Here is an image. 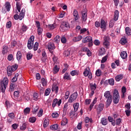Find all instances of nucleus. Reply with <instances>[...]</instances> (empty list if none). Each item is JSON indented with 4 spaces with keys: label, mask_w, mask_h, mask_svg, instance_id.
Instances as JSON below:
<instances>
[{
    "label": "nucleus",
    "mask_w": 131,
    "mask_h": 131,
    "mask_svg": "<svg viewBox=\"0 0 131 131\" xmlns=\"http://www.w3.org/2000/svg\"><path fill=\"white\" fill-rule=\"evenodd\" d=\"M58 116H59V115H58V113H57V112L53 113V114H52V116L54 118H57L58 117Z\"/></svg>",
    "instance_id": "680f3d73"
},
{
    "label": "nucleus",
    "mask_w": 131,
    "mask_h": 131,
    "mask_svg": "<svg viewBox=\"0 0 131 131\" xmlns=\"http://www.w3.org/2000/svg\"><path fill=\"white\" fill-rule=\"evenodd\" d=\"M125 30L126 31V34H127V35H131V29L129 27H126L125 29Z\"/></svg>",
    "instance_id": "e433bc0d"
},
{
    "label": "nucleus",
    "mask_w": 131,
    "mask_h": 131,
    "mask_svg": "<svg viewBox=\"0 0 131 131\" xmlns=\"http://www.w3.org/2000/svg\"><path fill=\"white\" fill-rule=\"evenodd\" d=\"M13 59V56L12 54H9V55L8 56L7 59H8L9 61H11Z\"/></svg>",
    "instance_id": "0e129e2a"
},
{
    "label": "nucleus",
    "mask_w": 131,
    "mask_h": 131,
    "mask_svg": "<svg viewBox=\"0 0 131 131\" xmlns=\"http://www.w3.org/2000/svg\"><path fill=\"white\" fill-rule=\"evenodd\" d=\"M18 76H19V74H15L14 77L12 79V82H16L17 81V79H18Z\"/></svg>",
    "instance_id": "f704fd0d"
},
{
    "label": "nucleus",
    "mask_w": 131,
    "mask_h": 131,
    "mask_svg": "<svg viewBox=\"0 0 131 131\" xmlns=\"http://www.w3.org/2000/svg\"><path fill=\"white\" fill-rule=\"evenodd\" d=\"M123 74H119L115 77V80L116 81L119 82L123 78Z\"/></svg>",
    "instance_id": "aec40b11"
},
{
    "label": "nucleus",
    "mask_w": 131,
    "mask_h": 131,
    "mask_svg": "<svg viewBox=\"0 0 131 131\" xmlns=\"http://www.w3.org/2000/svg\"><path fill=\"white\" fill-rule=\"evenodd\" d=\"M22 56L20 51H17L16 54V59L18 61L20 60Z\"/></svg>",
    "instance_id": "72a5a7b5"
},
{
    "label": "nucleus",
    "mask_w": 131,
    "mask_h": 131,
    "mask_svg": "<svg viewBox=\"0 0 131 131\" xmlns=\"http://www.w3.org/2000/svg\"><path fill=\"white\" fill-rule=\"evenodd\" d=\"M63 79L71 80V78L70 75L68 73H64V75H63Z\"/></svg>",
    "instance_id": "412c9836"
},
{
    "label": "nucleus",
    "mask_w": 131,
    "mask_h": 131,
    "mask_svg": "<svg viewBox=\"0 0 131 131\" xmlns=\"http://www.w3.org/2000/svg\"><path fill=\"white\" fill-rule=\"evenodd\" d=\"M33 98H34V100H35V101H37L38 99V94L36 93H34V95H33Z\"/></svg>",
    "instance_id": "13d9d810"
},
{
    "label": "nucleus",
    "mask_w": 131,
    "mask_h": 131,
    "mask_svg": "<svg viewBox=\"0 0 131 131\" xmlns=\"http://www.w3.org/2000/svg\"><path fill=\"white\" fill-rule=\"evenodd\" d=\"M79 107V103H75L73 104L74 111L75 112H77Z\"/></svg>",
    "instance_id": "c85d7f7f"
},
{
    "label": "nucleus",
    "mask_w": 131,
    "mask_h": 131,
    "mask_svg": "<svg viewBox=\"0 0 131 131\" xmlns=\"http://www.w3.org/2000/svg\"><path fill=\"white\" fill-rule=\"evenodd\" d=\"M30 107H26V108L24 109V113L25 114H29L30 112Z\"/></svg>",
    "instance_id": "de8ad7c7"
},
{
    "label": "nucleus",
    "mask_w": 131,
    "mask_h": 131,
    "mask_svg": "<svg viewBox=\"0 0 131 131\" xmlns=\"http://www.w3.org/2000/svg\"><path fill=\"white\" fill-rule=\"evenodd\" d=\"M20 6H21V5L20 4V3L17 2L16 3V8L19 13H20Z\"/></svg>",
    "instance_id": "864d4df0"
},
{
    "label": "nucleus",
    "mask_w": 131,
    "mask_h": 131,
    "mask_svg": "<svg viewBox=\"0 0 131 131\" xmlns=\"http://www.w3.org/2000/svg\"><path fill=\"white\" fill-rule=\"evenodd\" d=\"M122 122V119L121 118H119L116 120V125H119Z\"/></svg>",
    "instance_id": "bf43d9fd"
},
{
    "label": "nucleus",
    "mask_w": 131,
    "mask_h": 131,
    "mask_svg": "<svg viewBox=\"0 0 131 131\" xmlns=\"http://www.w3.org/2000/svg\"><path fill=\"white\" fill-rule=\"evenodd\" d=\"M82 122H81L80 123H79L77 126V128L78 129H81L82 128Z\"/></svg>",
    "instance_id": "774afa93"
},
{
    "label": "nucleus",
    "mask_w": 131,
    "mask_h": 131,
    "mask_svg": "<svg viewBox=\"0 0 131 131\" xmlns=\"http://www.w3.org/2000/svg\"><path fill=\"white\" fill-rule=\"evenodd\" d=\"M120 56L122 59H126L127 57V52H126V51H122L120 54Z\"/></svg>",
    "instance_id": "a878e982"
},
{
    "label": "nucleus",
    "mask_w": 131,
    "mask_h": 131,
    "mask_svg": "<svg viewBox=\"0 0 131 131\" xmlns=\"http://www.w3.org/2000/svg\"><path fill=\"white\" fill-rule=\"evenodd\" d=\"M60 28H61L62 31H67L68 29H70V26L68 23L63 21L60 25Z\"/></svg>",
    "instance_id": "1a4fd4ad"
},
{
    "label": "nucleus",
    "mask_w": 131,
    "mask_h": 131,
    "mask_svg": "<svg viewBox=\"0 0 131 131\" xmlns=\"http://www.w3.org/2000/svg\"><path fill=\"white\" fill-rule=\"evenodd\" d=\"M79 71L78 70H73L70 72V75L72 76H78L79 75Z\"/></svg>",
    "instance_id": "a211bd4d"
},
{
    "label": "nucleus",
    "mask_w": 131,
    "mask_h": 131,
    "mask_svg": "<svg viewBox=\"0 0 131 131\" xmlns=\"http://www.w3.org/2000/svg\"><path fill=\"white\" fill-rule=\"evenodd\" d=\"M35 37L33 35H32L30 38L29 39L27 44V47L29 50H34V51H36L39 47V42H35V45H34Z\"/></svg>",
    "instance_id": "f257e3e1"
},
{
    "label": "nucleus",
    "mask_w": 131,
    "mask_h": 131,
    "mask_svg": "<svg viewBox=\"0 0 131 131\" xmlns=\"http://www.w3.org/2000/svg\"><path fill=\"white\" fill-rule=\"evenodd\" d=\"M11 69H12L13 72H15L18 69V64H14L13 66H11Z\"/></svg>",
    "instance_id": "a19ab883"
},
{
    "label": "nucleus",
    "mask_w": 131,
    "mask_h": 131,
    "mask_svg": "<svg viewBox=\"0 0 131 131\" xmlns=\"http://www.w3.org/2000/svg\"><path fill=\"white\" fill-rule=\"evenodd\" d=\"M8 116L11 119H14L15 118V115L14 113H10V114H8Z\"/></svg>",
    "instance_id": "6e6d98bb"
},
{
    "label": "nucleus",
    "mask_w": 131,
    "mask_h": 131,
    "mask_svg": "<svg viewBox=\"0 0 131 131\" xmlns=\"http://www.w3.org/2000/svg\"><path fill=\"white\" fill-rule=\"evenodd\" d=\"M11 8V5L10 3L8 2H6L5 4V8L6 9L7 11H10V9Z\"/></svg>",
    "instance_id": "6ab92c4d"
},
{
    "label": "nucleus",
    "mask_w": 131,
    "mask_h": 131,
    "mask_svg": "<svg viewBox=\"0 0 131 131\" xmlns=\"http://www.w3.org/2000/svg\"><path fill=\"white\" fill-rule=\"evenodd\" d=\"M48 48L50 52L52 54L53 53V50L55 49V47L53 42H49L48 45Z\"/></svg>",
    "instance_id": "9b49d317"
},
{
    "label": "nucleus",
    "mask_w": 131,
    "mask_h": 131,
    "mask_svg": "<svg viewBox=\"0 0 131 131\" xmlns=\"http://www.w3.org/2000/svg\"><path fill=\"white\" fill-rule=\"evenodd\" d=\"M119 18V11L116 10L114 12V19H111L109 24L110 28H112L115 24L116 21H117Z\"/></svg>",
    "instance_id": "20e7f679"
},
{
    "label": "nucleus",
    "mask_w": 131,
    "mask_h": 131,
    "mask_svg": "<svg viewBox=\"0 0 131 131\" xmlns=\"http://www.w3.org/2000/svg\"><path fill=\"white\" fill-rule=\"evenodd\" d=\"M42 32H43V29L42 28H41L40 27L37 28V32H38V35H41Z\"/></svg>",
    "instance_id": "4d7b16f0"
},
{
    "label": "nucleus",
    "mask_w": 131,
    "mask_h": 131,
    "mask_svg": "<svg viewBox=\"0 0 131 131\" xmlns=\"http://www.w3.org/2000/svg\"><path fill=\"white\" fill-rule=\"evenodd\" d=\"M58 125L57 124H54L50 126L51 129L52 130H56L58 129Z\"/></svg>",
    "instance_id": "37998d69"
},
{
    "label": "nucleus",
    "mask_w": 131,
    "mask_h": 131,
    "mask_svg": "<svg viewBox=\"0 0 131 131\" xmlns=\"http://www.w3.org/2000/svg\"><path fill=\"white\" fill-rule=\"evenodd\" d=\"M59 88L56 85H53L51 90L52 92L55 91L56 93L57 94L58 92Z\"/></svg>",
    "instance_id": "bb28decb"
},
{
    "label": "nucleus",
    "mask_w": 131,
    "mask_h": 131,
    "mask_svg": "<svg viewBox=\"0 0 131 131\" xmlns=\"http://www.w3.org/2000/svg\"><path fill=\"white\" fill-rule=\"evenodd\" d=\"M100 44V42L99 40L96 39L95 40H94V45L96 46H99Z\"/></svg>",
    "instance_id": "69168bd1"
},
{
    "label": "nucleus",
    "mask_w": 131,
    "mask_h": 131,
    "mask_svg": "<svg viewBox=\"0 0 131 131\" xmlns=\"http://www.w3.org/2000/svg\"><path fill=\"white\" fill-rule=\"evenodd\" d=\"M50 124V120L45 119L43 121V126L44 128H46L49 126V124Z\"/></svg>",
    "instance_id": "5701e85b"
},
{
    "label": "nucleus",
    "mask_w": 131,
    "mask_h": 131,
    "mask_svg": "<svg viewBox=\"0 0 131 131\" xmlns=\"http://www.w3.org/2000/svg\"><path fill=\"white\" fill-rule=\"evenodd\" d=\"M127 42V39L126 38H122L120 41V43L122 45H125Z\"/></svg>",
    "instance_id": "7c9ffc66"
},
{
    "label": "nucleus",
    "mask_w": 131,
    "mask_h": 131,
    "mask_svg": "<svg viewBox=\"0 0 131 131\" xmlns=\"http://www.w3.org/2000/svg\"><path fill=\"white\" fill-rule=\"evenodd\" d=\"M61 39V38L60 36L57 35L54 39V42L56 43H58L60 42V40Z\"/></svg>",
    "instance_id": "2f4dec72"
},
{
    "label": "nucleus",
    "mask_w": 131,
    "mask_h": 131,
    "mask_svg": "<svg viewBox=\"0 0 131 131\" xmlns=\"http://www.w3.org/2000/svg\"><path fill=\"white\" fill-rule=\"evenodd\" d=\"M105 99H107L106 102V107H108L112 103V96L110 91H106L104 94Z\"/></svg>",
    "instance_id": "f03ea898"
},
{
    "label": "nucleus",
    "mask_w": 131,
    "mask_h": 131,
    "mask_svg": "<svg viewBox=\"0 0 131 131\" xmlns=\"http://www.w3.org/2000/svg\"><path fill=\"white\" fill-rule=\"evenodd\" d=\"M61 41L62 43L65 44L67 43V38L64 36H62L61 38Z\"/></svg>",
    "instance_id": "49530a36"
},
{
    "label": "nucleus",
    "mask_w": 131,
    "mask_h": 131,
    "mask_svg": "<svg viewBox=\"0 0 131 131\" xmlns=\"http://www.w3.org/2000/svg\"><path fill=\"white\" fill-rule=\"evenodd\" d=\"M69 96H70V92L67 91L66 92V95H64V99H68Z\"/></svg>",
    "instance_id": "338daca9"
},
{
    "label": "nucleus",
    "mask_w": 131,
    "mask_h": 131,
    "mask_svg": "<svg viewBox=\"0 0 131 131\" xmlns=\"http://www.w3.org/2000/svg\"><path fill=\"white\" fill-rule=\"evenodd\" d=\"M125 113H126V115L127 117H129L130 115L131 111L129 110H126L125 111Z\"/></svg>",
    "instance_id": "052dcab7"
},
{
    "label": "nucleus",
    "mask_w": 131,
    "mask_h": 131,
    "mask_svg": "<svg viewBox=\"0 0 131 131\" xmlns=\"http://www.w3.org/2000/svg\"><path fill=\"white\" fill-rule=\"evenodd\" d=\"M12 72H14L13 70L12 69V67L11 66H9L7 68V73L8 76H11L12 75Z\"/></svg>",
    "instance_id": "2eb2a0df"
},
{
    "label": "nucleus",
    "mask_w": 131,
    "mask_h": 131,
    "mask_svg": "<svg viewBox=\"0 0 131 131\" xmlns=\"http://www.w3.org/2000/svg\"><path fill=\"white\" fill-rule=\"evenodd\" d=\"M103 40H104V41L103 42V46L105 48H107L110 44V37L108 36H105L103 37Z\"/></svg>",
    "instance_id": "6e6552de"
},
{
    "label": "nucleus",
    "mask_w": 131,
    "mask_h": 131,
    "mask_svg": "<svg viewBox=\"0 0 131 131\" xmlns=\"http://www.w3.org/2000/svg\"><path fill=\"white\" fill-rule=\"evenodd\" d=\"M33 57V55L31 53V52H28L27 54V59L29 60L31 59Z\"/></svg>",
    "instance_id": "c03bdc74"
},
{
    "label": "nucleus",
    "mask_w": 131,
    "mask_h": 131,
    "mask_svg": "<svg viewBox=\"0 0 131 131\" xmlns=\"http://www.w3.org/2000/svg\"><path fill=\"white\" fill-rule=\"evenodd\" d=\"M105 82H108L109 84L112 86L114 85V80L113 78H111L108 80H106Z\"/></svg>",
    "instance_id": "c756f323"
},
{
    "label": "nucleus",
    "mask_w": 131,
    "mask_h": 131,
    "mask_svg": "<svg viewBox=\"0 0 131 131\" xmlns=\"http://www.w3.org/2000/svg\"><path fill=\"white\" fill-rule=\"evenodd\" d=\"M28 29V28L27 26H26L25 24H23L21 29L19 30H18V33L19 34H22L24 32H25Z\"/></svg>",
    "instance_id": "f8f14e48"
},
{
    "label": "nucleus",
    "mask_w": 131,
    "mask_h": 131,
    "mask_svg": "<svg viewBox=\"0 0 131 131\" xmlns=\"http://www.w3.org/2000/svg\"><path fill=\"white\" fill-rule=\"evenodd\" d=\"M101 123L103 125H106L108 124L107 119L106 118H101Z\"/></svg>",
    "instance_id": "cd10ccee"
},
{
    "label": "nucleus",
    "mask_w": 131,
    "mask_h": 131,
    "mask_svg": "<svg viewBox=\"0 0 131 131\" xmlns=\"http://www.w3.org/2000/svg\"><path fill=\"white\" fill-rule=\"evenodd\" d=\"M37 119L36 118L34 117H31L30 119H29V122H31V123H35Z\"/></svg>",
    "instance_id": "09e8293b"
},
{
    "label": "nucleus",
    "mask_w": 131,
    "mask_h": 131,
    "mask_svg": "<svg viewBox=\"0 0 131 131\" xmlns=\"http://www.w3.org/2000/svg\"><path fill=\"white\" fill-rule=\"evenodd\" d=\"M84 122L86 123H88L89 122L93 123V121L92 120V119L91 118H90L86 117L85 118Z\"/></svg>",
    "instance_id": "58836bf2"
},
{
    "label": "nucleus",
    "mask_w": 131,
    "mask_h": 131,
    "mask_svg": "<svg viewBox=\"0 0 131 131\" xmlns=\"http://www.w3.org/2000/svg\"><path fill=\"white\" fill-rule=\"evenodd\" d=\"M61 103H62L61 99H59V101H58V99L57 98L54 99L53 101L52 104L53 108H54L57 104L58 105V106H59L61 104Z\"/></svg>",
    "instance_id": "9d476101"
},
{
    "label": "nucleus",
    "mask_w": 131,
    "mask_h": 131,
    "mask_svg": "<svg viewBox=\"0 0 131 131\" xmlns=\"http://www.w3.org/2000/svg\"><path fill=\"white\" fill-rule=\"evenodd\" d=\"M78 93L75 92L70 96L69 98L68 99L69 103H73L74 102L78 97Z\"/></svg>",
    "instance_id": "0eeeda50"
},
{
    "label": "nucleus",
    "mask_w": 131,
    "mask_h": 131,
    "mask_svg": "<svg viewBox=\"0 0 131 131\" xmlns=\"http://www.w3.org/2000/svg\"><path fill=\"white\" fill-rule=\"evenodd\" d=\"M95 75H96V76L97 77H100L102 75V71L101 70H96V72H95Z\"/></svg>",
    "instance_id": "4c0bfd02"
},
{
    "label": "nucleus",
    "mask_w": 131,
    "mask_h": 131,
    "mask_svg": "<svg viewBox=\"0 0 131 131\" xmlns=\"http://www.w3.org/2000/svg\"><path fill=\"white\" fill-rule=\"evenodd\" d=\"M7 50L8 46L4 45L3 49L2 50V53H3V54H5V53H7Z\"/></svg>",
    "instance_id": "ea45409f"
},
{
    "label": "nucleus",
    "mask_w": 131,
    "mask_h": 131,
    "mask_svg": "<svg viewBox=\"0 0 131 131\" xmlns=\"http://www.w3.org/2000/svg\"><path fill=\"white\" fill-rule=\"evenodd\" d=\"M120 96L118 91L117 90H115L113 92V102L115 104L118 103L119 101Z\"/></svg>",
    "instance_id": "423d86ee"
},
{
    "label": "nucleus",
    "mask_w": 131,
    "mask_h": 131,
    "mask_svg": "<svg viewBox=\"0 0 131 131\" xmlns=\"http://www.w3.org/2000/svg\"><path fill=\"white\" fill-rule=\"evenodd\" d=\"M108 56L106 55L105 56L103 57L102 58V60H101V63H104L107 60Z\"/></svg>",
    "instance_id": "5fc2aeb1"
},
{
    "label": "nucleus",
    "mask_w": 131,
    "mask_h": 131,
    "mask_svg": "<svg viewBox=\"0 0 131 131\" xmlns=\"http://www.w3.org/2000/svg\"><path fill=\"white\" fill-rule=\"evenodd\" d=\"M9 83V79L7 77H4L1 83V92L5 93Z\"/></svg>",
    "instance_id": "7ed1b4c3"
},
{
    "label": "nucleus",
    "mask_w": 131,
    "mask_h": 131,
    "mask_svg": "<svg viewBox=\"0 0 131 131\" xmlns=\"http://www.w3.org/2000/svg\"><path fill=\"white\" fill-rule=\"evenodd\" d=\"M93 40L92 37L90 36H86L85 38H83L82 40V42L84 43H86L88 42L92 41Z\"/></svg>",
    "instance_id": "4468645a"
},
{
    "label": "nucleus",
    "mask_w": 131,
    "mask_h": 131,
    "mask_svg": "<svg viewBox=\"0 0 131 131\" xmlns=\"http://www.w3.org/2000/svg\"><path fill=\"white\" fill-rule=\"evenodd\" d=\"M42 114H43V109L40 108L39 112H38L37 116L38 117H41L42 116Z\"/></svg>",
    "instance_id": "a18cd8bd"
},
{
    "label": "nucleus",
    "mask_w": 131,
    "mask_h": 131,
    "mask_svg": "<svg viewBox=\"0 0 131 131\" xmlns=\"http://www.w3.org/2000/svg\"><path fill=\"white\" fill-rule=\"evenodd\" d=\"M41 83H42V85H43V86H46L47 84V82L46 79L44 77H42L41 79Z\"/></svg>",
    "instance_id": "c9c22d12"
},
{
    "label": "nucleus",
    "mask_w": 131,
    "mask_h": 131,
    "mask_svg": "<svg viewBox=\"0 0 131 131\" xmlns=\"http://www.w3.org/2000/svg\"><path fill=\"white\" fill-rule=\"evenodd\" d=\"M39 109V106H36L35 107V109H34L32 111L33 114H36V113L38 111Z\"/></svg>",
    "instance_id": "8fccbe9b"
},
{
    "label": "nucleus",
    "mask_w": 131,
    "mask_h": 131,
    "mask_svg": "<svg viewBox=\"0 0 131 131\" xmlns=\"http://www.w3.org/2000/svg\"><path fill=\"white\" fill-rule=\"evenodd\" d=\"M90 87L92 91H95L97 88V85L95 83H94V84H92V83L91 84H90Z\"/></svg>",
    "instance_id": "473e14b6"
},
{
    "label": "nucleus",
    "mask_w": 131,
    "mask_h": 131,
    "mask_svg": "<svg viewBox=\"0 0 131 131\" xmlns=\"http://www.w3.org/2000/svg\"><path fill=\"white\" fill-rule=\"evenodd\" d=\"M106 27V23L104 19H101L100 28L102 29H105Z\"/></svg>",
    "instance_id": "f3484780"
},
{
    "label": "nucleus",
    "mask_w": 131,
    "mask_h": 131,
    "mask_svg": "<svg viewBox=\"0 0 131 131\" xmlns=\"http://www.w3.org/2000/svg\"><path fill=\"white\" fill-rule=\"evenodd\" d=\"M60 70V68H59V67H58L57 65H55L53 68V73L54 74H56L57 73L59 72Z\"/></svg>",
    "instance_id": "393cba45"
},
{
    "label": "nucleus",
    "mask_w": 131,
    "mask_h": 131,
    "mask_svg": "<svg viewBox=\"0 0 131 131\" xmlns=\"http://www.w3.org/2000/svg\"><path fill=\"white\" fill-rule=\"evenodd\" d=\"M25 12H26L25 9H23L19 15L17 14L14 15L13 17L14 19L15 20L19 19V20H21L24 18Z\"/></svg>",
    "instance_id": "39448f33"
},
{
    "label": "nucleus",
    "mask_w": 131,
    "mask_h": 131,
    "mask_svg": "<svg viewBox=\"0 0 131 131\" xmlns=\"http://www.w3.org/2000/svg\"><path fill=\"white\" fill-rule=\"evenodd\" d=\"M12 27V23L11 21H8L6 24V28H10Z\"/></svg>",
    "instance_id": "e2e57ef3"
},
{
    "label": "nucleus",
    "mask_w": 131,
    "mask_h": 131,
    "mask_svg": "<svg viewBox=\"0 0 131 131\" xmlns=\"http://www.w3.org/2000/svg\"><path fill=\"white\" fill-rule=\"evenodd\" d=\"M27 123H24L22 124V126H20V130H25V129H26V126H27Z\"/></svg>",
    "instance_id": "79ce46f5"
},
{
    "label": "nucleus",
    "mask_w": 131,
    "mask_h": 131,
    "mask_svg": "<svg viewBox=\"0 0 131 131\" xmlns=\"http://www.w3.org/2000/svg\"><path fill=\"white\" fill-rule=\"evenodd\" d=\"M68 123V119L66 118H63L62 121L61 125H66Z\"/></svg>",
    "instance_id": "3c124183"
},
{
    "label": "nucleus",
    "mask_w": 131,
    "mask_h": 131,
    "mask_svg": "<svg viewBox=\"0 0 131 131\" xmlns=\"http://www.w3.org/2000/svg\"><path fill=\"white\" fill-rule=\"evenodd\" d=\"M16 87V84H14L13 83H11L10 85V89L9 91L11 93L14 91V89Z\"/></svg>",
    "instance_id": "4be33fe9"
},
{
    "label": "nucleus",
    "mask_w": 131,
    "mask_h": 131,
    "mask_svg": "<svg viewBox=\"0 0 131 131\" xmlns=\"http://www.w3.org/2000/svg\"><path fill=\"white\" fill-rule=\"evenodd\" d=\"M81 14H82L81 18L82 21H83L84 22H85L87 20V16H88L87 13L85 11H82Z\"/></svg>",
    "instance_id": "dca6fc26"
},
{
    "label": "nucleus",
    "mask_w": 131,
    "mask_h": 131,
    "mask_svg": "<svg viewBox=\"0 0 131 131\" xmlns=\"http://www.w3.org/2000/svg\"><path fill=\"white\" fill-rule=\"evenodd\" d=\"M104 107V104L103 103H100L98 105V107L96 109L97 113H100L103 110Z\"/></svg>",
    "instance_id": "ddd939ff"
},
{
    "label": "nucleus",
    "mask_w": 131,
    "mask_h": 131,
    "mask_svg": "<svg viewBox=\"0 0 131 131\" xmlns=\"http://www.w3.org/2000/svg\"><path fill=\"white\" fill-rule=\"evenodd\" d=\"M50 93H51V89L50 88L47 89L45 91V95L46 96H49V95H50Z\"/></svg>",
    "instance_id": "603ef678"
},
{
    "label": "nucleus",
    "mask_w": 131,
    "mask_h": 131,
    "mask_svg": "<svg viewBox=\"0 0 131 131\" xmlns=\"http://www.w3.org/2000/svg\"><path fill=\"white\" fill-rule=\"evenodd\" d=\"M90 72H90V68H89L88 69L86 68L84 69V71L83 72V74L84 76L87 77Z\"/></svg>",
    "instance_id": "b1692460"
}]
</instances>
